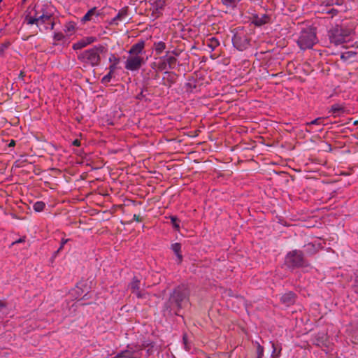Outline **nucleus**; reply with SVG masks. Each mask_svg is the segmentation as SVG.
Segmentation results:
<instances>
[{"mask_svg": "<svg viewBox=\"0 0 358 358\" xmlns=\"http://www.w3.org/2000/svg\"><path fill=\"white\" fill-rule=\"evenodd\" d=\"M190 291L186 285L175 287L170 293L168 300L164 303L162 313L164 316H181L180 310L189 302Z\"/></svg>", "mask_w": 358, "mask_h": 358, "instance_id": "nucleus-1", "label": "nucleus"}, {"mask_svg": "<svg viewBox=\"0 0 358 358\" xmlns=\"http://www.w3.org/2000/svg\"><path fill=\"white\" fill-rule=\"evenodd\" d=\"M353 33L352 28L345 24H336L331 26L328 31L329 41L336 45H338L350 41V37Z\"/></svg>", "mask_w": 358, "mask_h": 358, "instance_id": "nucleus-2", "label": "nucleus"}, {"mask_svg": "<svg viewBox=\"0 0 358 358\" xmlns=\"http://www.w3.org/2000/svg\"><path fill=\"white\" fill-rule=\"evenodd\" d=\"M107 51L108 48L106 45L99 44L78 54V59L92 67L98 66L101 64V54L106 53Z\"/></svg>", "mask_w": 358, "mask_h": 358, "instance_id": "nucleus-3", "label": "nucleus"}, {"mask_svg": "<svg viewBox=\"0 0 358 358\" xmlns=\"http://www.w3.org/2000/svg\"><path fill=\"white\" fill-rule=\"evenodd\" d=\"M284 264L290 271L310 266L303 252L296 249L287 253L285 257Z\"/></svg>", "mask_w": 358, "mask_h": 358, "instance_id": "nucleus-4", "label": "nucleus"}, {"mask_svg": "<svg viewBox=\"0 0 358 358\" xmlns=\"http://www.w3.org/2000/svg\"><path fill=\"white\" fill-rule=\"evenodd\" d=\"M317 42L315 29L312 27L302 29L296 41L300 49L303 50L312 48Z\"/></svg>", "mask_w": 358, "mask_h": 358, "instance_id": "nucleus-5", "label": "nucleus"}, {"mask_svg": "<svg viewBox=\"0 0 358 358\" xmlns=\"http://www.w3.org/2000/svg\"><path fill=\"white\" fill-rule=\"evenodd\" d=\"M232 32V43L235 48L239 51H243L250 46V38L246 30L243 27L235 28Z\"/></svg>", "mask_w": 358, "mask_h": 358, "instance_id": "nucleus-6", "label": "nucleus"}, {"mask_svg": "<svg viewBox=\"0 0 358 358\" xmlns=\"http://www.w3.org/2000/svg\"><path fill=\"white\" fill-rule=\"evenodd\" d=\"M145 59L142 56L129 55L125 62V69L131 71H138L144 64Z\"/></svg>", "mask_w": 358, "mask_h": 358, "instance_id": "nucleus-7", "label": "nucleus"}, {"mask_svg": "<svg viewBox=\"0 0 358 358\" xmlns=\"http://www.w3.org/2000/svg\"><path fill=\"white\" fill-rule=\"evenodd\" d=\"M129 288L131 292L136 295L138 299H146L148 293L141 289V281L136 278L134 277L131 282L129 285Z\"/></svg>", "mask_w": 358, "mask_h": 358, "instance_id": "nucleus-8", "label": "nucleus"}, {"mask_svg": "<svg viewBox=\"0 0 358 358\" xmlns=\"http://www.w3.org/2000/svg\"><path fill=\"white\" fill-rule=\"evenodd\" d=\"M42 13L38 18H29V24H36L37 26L40 23L45 24L52 19V14L47 12L44 8H41Z\"/></svg>", "mask_w": 358, "mask_h": 358, "instance_id": "nucleus-9", "label": "nucleus"}, {"mask_svg": "<svg viewBox=\"0 0 358 358\" xmlns=\"http://www.w3.org/2000/svg\"><path fill=\"white\" fill-rule=\"evenodd\" d=\"M145 45V42L143 40H140L136 43L131 45L128 53L129 55L142 56V53L144 52Z\"/></svg>", "mask_w": 358, "mask_h": 358, "instance_id": "nucleus-10", "label": "nucleus"}, {"mask_svg": "<svg viewBox=\"0 0 358 358\" xmlns=\"http://www.w3.org/2000/svg\"><path fill=\"white\" fill-rule=\"evenodd\" d=\"M162 78L163 85L170 88L174 83H176L178 75L172 71H166Z\"/></svg>", "mask_w": 358, "mask_h": 358, "instance_id": "nucleus-11", "label": "nucleus"}, {"mask_svg": "<svg viewBox=\"0 0 358 358\" xmlns=\"http://www.w3.org/2000/svg\"><path fill=\"white\" fill-rule=\"evenodd\" d=\"M271 21V16L267 14H262V15H254L252 19V22L257 27H261Z\"/></svg>", "mask_w": 358, "mask_h": 358, "instance_id": "nucleus-12", "label": "nucleus"}, {"mask_svg": "<svg viewBox=\"0 0 358 358\" xmlns=\"http://www.w3.org/2000/svg\"><path fill=\"white\" fill-rule=\"evenodd\" d=\"M296 295L293 292H288L280 297V302L286 306H290L296 302Z\"/></svg>", "mask_w": 358, "mask_h": 358, "instance_id": "nucleus-13", "label": "nucleus"}, {"mask_svg": "<svg viewBox=\"0 0 358 358\" xmlns=\"http://www.w3.org/2000/svg\"><path fill=\"white\" fill-rule=\"evenodd\" d=\"M96 38L93 36L86 37L80 41H78L77 43H74L73 45V49L75 50H80L85 47H86L87 45H90L94 41H96Z\"/></svg>", "mask_w": 358, "mask_h": 358, "instance_id": "nucleus-14", "label": "nucleus"}, {"mask_svg": "<svg viewBox=\"0 0 358 358\" xmlns=\"http://www.w3.org/2000/svg\"><path fill=\"white\" fill-rule=\"evenodd\" d=\"M127 348V350L120 352L114 358H138L134 357L136 350H134L133 346H131V345H128Z\"/></svg>", "mask_w": 358, "mask_h": 358, "instance_id": "nucleus-15", "label": "nucleus"}, {"mask_svg": "<svg viewBox=\"0 0 358 358\" xmlns=\"http://www.w3.org/2000/svg\"><path fill=\"white\" fill-rule=\"evenodd\" d=\"M327 335L324 333H318L315 336L314 344L320 348L327 347Z\"/></svg>", "mask_w": 358, "mask_h": 358, "instance_id": "nucleus-16", "label": "nucleus"}, {"mask_svg": "<svg viewBox=\"0 0 358 358\" xmlns=\"http://www.w3.org/2000/svg\"><path fill=\"white\" fill-rule=\"evenodd\" d=\"M169 51L166 52V55L164 57H160V59H164L167 66H169V69H173L176 68L177 59L173 56H168Z\"/></svg>", "mask_w": 358, "mask_h": 358, "instance_id": "nucleus-17", "label": "nucleus"}, {"mask_svg": "<svg viewBox=\"0 0 358 358\" xmlns=\"http://www.w3.org/2000/svg\"><path fill=\"white\" fill-rule=\"evenodd\" d=\"M128 15V7H124L119 10L117 15L113 19V23L117 24L118 22L123 20Z\"/></svg>", "mask_w": 358, "mask_h": 358, "instance_id": "nucleus-18", "label": "nucleus"}, {"mask_svg": "<svg viewBox=\"0 0 358 358\" xmlns=\"http://www.w3.org/2000/svg\"><path fill=\"white\" fill-rule=\"evenodd\" d=\"M99 15V13L97 12L96 8L94 7L87 12V13L83 17L81 21L83 22L90 21L93 20V16L98 17Z\"/></svg>", "mask_w": 358, "mask_h": 358, "instance_id": "nucleus-19", "label": "nucleus"}, {"mask_svg": "<svg viewBox=\"0 0 358 358\" xmlns=\"http://www.w3.org/2000/svg\"><path fill=\"white\" fill-rule=\"evenodd\" d=\"M181 247H182L181 244L179 243H175L171 245V249L176 254L179 264L181 263V262L182 261V255L181 254Z\"/></svg>", "mask_w": 358, "mask_h": 358, "instance_id": "nucleus-20", "label": "nucleus"}, {"mask_svg": "<svg viewBox=\"0 0 358 358\" xmlns=\"http://www.w3.org/2000/svg\"><path fill=\"white\" fill-rule=\"evenodd\" d=\"M270 343L271 344V347L273 348V351L271 353V358H278L280 357L281 351H282V347L280 344L274 343L273 341H271Z\"/></svg>", "mask_w": 358, "mask_h": 358, "instance_id": "nucleus-21", "label": "nucleus"}, {"mask_svg": "<svg viewBox=\"0 0 358 358\" xmlns=\"http://www.w3.org/2000/svg\"><path fill=\"white\" fill-rule=\"evenodd\" d=\"M206 45L210 49L211 51H213L217 47L220 45L219 40L214 36H212L206 41Z\"/></svg>", "mask_w": 358, "mask_h": 358, "instance_id": "nucleus-22", "label": "nucleus"}, {"mask_svg": "<svg viewBox=\"0 0 358 358\" xmlns=\"http://www.w3.org/2000/svg\"><path fill=\"white\" fill-rule=\"evenodd\" d=\"M345 112V108L340 104H334L331 106L329 113H331L334 117L339 115Z\"/></svg>", "mask_w": 358, "mask_h": 358, "instance_id": "nucleus-23", "label": "nucleus"}, {"mask_svg": "<svg viewBox=\"0 0 358 358\" xmlns=\"http://www.w3.org/2000/svg\"><path fill=\"white\" fill-rule=\"evenodd\" d=\"M153 48L155 51L156 55L162 54L164 50L166 49V43L163 41L155 42L153 44Z\"/></svg>", "mask_w": 358, "mask_h": 358, "instance_id": "nucleus-24", "label": "nucleus"}, {"mask_svg": "<svg viewBox=\"0 0 358 358\" xmlns=\"http://www.w3.org/2000/svg\"><path fill=\"white\" fill-rule=\"evenodd\" d=\"M241 1L242 0H220L224 6L231 8H235Z\"/></svg>", "mask_w": 358, "mask_h": 358, "instance_id": "nucleus-25", "label": "nucleus"}, {"mask_svg": "<svg viewBox=\"0 0 358 358\" xmlns=\"http://www.w3.org/2000/svg\"><path fill=\"white\" fill-rule=\"evenodd\" d=\"M252 343L256 346L257 358H263L264 352V347L257 341L252 342Z\"/></svg>", "mask_w": 358, "mask_h": 358, "instance_id": "nucleus-26", "label": "nucleus"}, {"mask_svg": "<svg viewBox=\"0 0 358 358\" xmlns=\"http://www.w3.org/2000/svg\"><path fill=\"white\" fill-rule=\"evenodd\" d=\"M324 120V117H317V118L312 120L311 122H306V126L310 127V126H312V125L324 124L323 123Z\"/></svg>", "mask_w": 358, "mask_h": 358, "instance_id": "nucleus-27", "label": "nucleus"}, {"mask_svg": "<svg viewBox=\"0 0 358 358\" xmlns=\"http://www.w3.org/2000/svg\"><path fill=\"white\" fill-rule=\"evenodd\" d=\"M171 222L173 225V227L176 230L179 231L180 229V220L176 215H171L169 217Z\"/></svg>", "mask_w": 358, "mask_h": 358, "instance_id": "nucleus-28", "label": "nucleus"}, {"mask_svg": "<svg viewBox=\"0 0 358 358\" xmlns=\"http://www.w3.org/2000/svg\"><path fill=\"white\" fill-rule=\"evenodd\" d=\"M45 203L43 201H36L33 205V208L36 212H41L44 210Z\"/></svg>", "mask_w": 358, "mask_h": 358, "instance_id": "nucleus-29", "label": "nucleus"}, {"mask_svg": "<svg viewBox=\"0 0 358 358\" xmlns=\"http://www.w3.org/2000/svg\"><path fill=\"white\" fill-rule=\"evenodd\" d=\"M356 55V52L353 51H348L344 53H342L341 55V59L343 61H347L350 58L355 57Z\"/></svg>", "mask_w": 358, "mask_h": 358, "instance_id": "nucleus-30", "label": "nucleus"}, {"mask_svg": "<svg viewBox=\"0 0 358 358\" xmlns=\"http://www.w3.org/2000/svg\"><path fill=\"white\" fill-rule=\"evenodd\" d=\"M306 248V252L308 254L312 255L317 252V248L315 245L313 243H308L306 245H305Z\"/></svg>", "mask_w": 358, "mask_h": 358, "instance_id": "nucleus-31", "label": "nucleus"}, {"mask_svg": "<svg viewBox=\"0 0 358 358\" xmlns=\"http://www.w3.org/2000/svg\"><path fill=\"white\" fill-rule=\"evenodd\" d=\"M35 10H34V15H31L30 13L27 15L26 17H25V20L27 22V24H29V18H38V17L40 16V15H41L42 13V11L41 10H38L36 9V6H35Z\"/></svg>", "mask_w": 358, "mask_h": 358, "instance_id": "nucleus-32", "label": "nucleus"}, {"mask_svg": "<svg viewBox=\"0 0 358 358\" xmlns=\"http://www.w3.org/2000/svg\"><path fill=\"white\" fill-rule=\"evenodd\" d=\"M149 345H150L151 348H153L154 347V343H143L141 345H136L133 348H134V350H136L137 351L139 352V351L143 350V349H145Z\"/></svg>", "mask_w": 358, "mask_h": 358, "instance_id": "nucleus-33", "label": "nucleus"}, {"mask_svg": "<svg viewBox=\"0 0 358 358\" xmlns=\"http://www.w3.org/2000/svg\"><path fill=\"white\" fill-rule=\"evenodd\" d=\"M157 69L160 71L169 69V66H167L164 59H161V61L158 63Z\"/></svg>", "mask_w": 358, "mask_h": 358, "instance_id": "nucleus-34", "label": "nucleus"}, {"mask_svg": "<svg viewBox=\"0 0 358 358\" xmlns=\"http://www.w3.org/2000/svg\"><path fill=\"white\" fill-rule=\"evenodd\" d=\"M108 61L111 64L117 65L120 62V58L115 54H111L110 56L109 57Z\"/></svg>", "mask_w": 358, "mask_h": 358, "instance_id": "nucleus-35", "label": "nucleus"}, {"mask_svg": "<svg viewBox=\"0 0 358 358\" xmlns=\"http://www.w3.org/2000/svg\"><path fill=\"white\" fill-rule=\"evenodd\" d=\"M113 73L108 72L106 76H104L101 79V83L103 84H107L109 82H110L112 77H113Z\"/></svg>", "mask_w": 358, "mask_h": 358, "instance_id": "nucleus-36", "label": "nucleus"}, {"mask_svg": "<svg viewBox=\"0 0 358 358\" xmlns=\"http://www.w3.org/2000/svg\"><path fill=\"white\" fill-rule=\"evenodd\" d=\"M75 30V24L73 22H69L65 25V32H72Z\"/></svg>", "mask_w": 358, "mask_h": 358, "instance_id": "nucleus-37", "label": "nucleus"}, {"mask_svg": "<svg viewBox=\"0 0 358 358\" xmlns=\"http://www.w3.org/2000/svg\"><path fill=\"white\" fill-rule=\"evenodd\" d=\"M64 38V35L61 32L55 33L53 39L55 41H61Z\"/></svg>", "mask_w": 358, "mask_h": 358, "instance_id": "nucleus-38", "label": "nucleus"}, {"mask_svg": "<svg viewBox=\"0 0 358 358\" xmlns=\"http://www.w3.org/2000/svg\"><path fill=\"white\" fill-rule=\"evenodd\" d=\"M165 6V1L164 0H157L155 1V6L157 9H163Z\"/></svg>", "mask_w": 358, "mask_h": 358, "instance_id": "nucleus-39", "label": "nucleus"}, {"mask_svg": "<svg viewBox=\"0 0 358 358\" xmlns=\"http://www.w3.org/2000/svg\"><path fill=\"white\" fill-rule=\"evenodd\" d=\"M117 64H110L108 67L109 71L114 73L115 71L117 69Z\"/></svg>", "mask_w": 358, "mask_h": 358, "instance_id": "nucleus-40", "label": "nucleus"}, {"mask_svg": "<svg viewBox=\"0 0 358 358\" xmlns=\"http://www.w3.org/2000/svg\"><path fill=\"white\" fill-rule=\"evenodd\" d=\"M69 241V239H62V242H61V245H60V247L59 248V249L57 250V251L56 252V253H58L64 247V245Z\"/></svg>", "mask_w": 358, "mask_h": 358, "instance_id": "nucleus-41", "label": "nucleus"}, {"mask_svg": "<svg viewBox=\"0 0 358 358\" xmlns=\"http://www.w3.org/2000/svg\"><path fill=\"white\" fill-rule=\"evenodd\" d=\"M354 290L358 294V275L356 276L354 282Z\"/></svg>", "mask_w": 358, "mask_h": 358, "instance_id": "nucleus-42", "label": "nucleus"}, {"mask_svg": "<svg viewBox=\"0 0 358 358\" xmlns=\"http://www.w3.org/2000/svg\"><path fill=\"white\" fill-rule=\"evenodd\" d=\"M25 239H26V236H23V237L19 238L18 240H16L15 241L13 242L12 245L24 243V242H25Z\"/></svg>", "mask_w": 358, "mask_h": 358, "instance_id": "nucleus-43", "label": "nucleus"}, {"mask_svg": "<svg viewBox=\"0 0 358 358\" xmlns=\"http://www.w3.org/2000/svg\"><path fill=\"white\" fill-rule=\"evenodd\" d=\"M327 13L331 15V16L333 17L338 14V10L336 9L331 8L329 11H327Z\"/></svg>", "mask_w": 358, "mask_h": 358, "instance_id": "nucleus-44", "label": "nucleus"}, {"mask_svg": "<svg viewBox=\"0 0 358 358\" xmlns=\"http://www.w3.org/2000/svg\"><path fill=\"white\" fill-rule=\"evenodd\" d=\"M145 97V95L143 94V90L141 91L139 94H138L136 96V99L142 100Z\"/></svg>", "mask_w": 358, "mask_h": 358, "instance_id": "nucleus-45", "label": "nucleus"}, {"mask_svg": "<svg viewBox=\"0 0 358 358\" xmlns=\"http://www.w3.org/2000/svg\"><path fill=\"white\" fill-rule=\"evenodd\" d=\"M133 220L136 221V222H141L142 218L139 215H137L135 214V215H134Z\"/></svg>", "mask_w": 358, "mask_h": 358, "instance_id": "nucleus-46", "label": "nucleus"}, {"mask_svg": "<svg viewBox=\"0 0 358 358\" xmlns=\"http://www.w3.org/2000/svg\"><path fill=\"white\" fill-rule=\"evenodd\" d=\"M72 144H73V145H75V146H78H78H80V140H78V139H75V140L73 141Z\"/></svg>", "mask_w": 358, "mask_h": 358, "instance_id": "nucleus-47", "label": "nucleus"}, {"mask_svg": "<svg viewBox=\"0 0 358 358\" xmlns=\"http://www.w3.org/2000/svg\"><path fill=\"white\" fill-rule=\"evenodd\" d=\"M6 306H7L6 303V302H4V301H1V300L0 299V309L3 308H6Z\"/></svg>", "mask_w": 358, "mask_h": 358, "instance_id": "nucleus-48", "label": "nucleus"}, {"mask_svg": "<svg viewBox=\"0 0 358 358\" xmlns=\"http://www.w3.org/2000/svg\"><path fill=\"white\" fill-rule=\"evenodd\" d=\"M25 77V73L24 71H20V74H19V78L21 79L22 80H24V78Z\"/></svg>", "mask_w": 358, "mask_h": 358, "instance_id": "nucleus-49", "label": "nucleus"}, {"mask_svg": "<svg viewBox=\"0 0 358 358\" xmlns=\"http://www.w3.org/2000/svg\"><path fill=\"white\" fill-rule=\"evenodd\" d=\"M48 24L50 25V29H54L55 22L53 21H52V19L50 20V21H49L48 22Z\"/></svg>", "mask_w": 358, "mask_h": 358, "instance_id": "nucleus-50", "label": "nucleus"}, {"mask_svg": "<svg viewBox=\"0 0 358 358\" xmlns=\"http://www.w3.org/2000/svg\"><path fill=\"white\" fill-rule=\"evenodd\" d=\"M15 145V141L14 140H11L8 144L9 147H13Z\"/></svg>", "mask_w": 358, "mask_h": 358, "instance_id": "nucleus-51", "label": "nucleus"}, {"mask_svg": "<svg viewBox=\"0 0 358 358\" xmlns=\"http://www.w3.org/2000/svg\"><path fill=\"white\" fill-rule=\"evenodd\" d=\"M147 348H148L147 353H148V355H151V354H152V349L153 348H151V346H150V345H149V346H148V347H147Z\"/></svg>", "mask_w": 358, "mask_h": 358, "instance_id": "nucleus-52", "label": "nucleus"}, {"mask_svg": "<svg viewBox=\"0 0 358 358\" xmlns=\"http://www.w3.org/2000/svg\"><path fill=\"white\" fill-rule=\"evenodd\" d=\"M343 0H336L335 2V4L341 6L343 4Z\"/></svg>", "mask_w": 358, "mask_h": 358, "instance_id": "nucleus-53", "label": "nucleus"}, {"mask_svg": "<svg viewBox=\"0 0 358 358\" xmlns=\"http://www.w3.org/2000/svg\"><path fill=\"white\" fill-rule=\"evenodd\" d=\"M136 350V353L134 354V357H138V358H141V354L138 353V351H137Z\"/></svg>", "mask_w": 358, "mask_h": 358, "instance_id": "nucleus-54", "label": "nucleus"}, {"mask_svg": "<svg viewBox=\"0 0 358 358\" xmlns=\"http://www.w3.org/2000/svg\"><path fill=\"white\" fill-rule=\"evenodd\" d=\"M172 53H173L175 56H178V55H179V54H180L177 50H173V51H172Z\"/></svg>", "mask_w": 358, "mask_h": 358, "instance_id": "nucleus-55", "label": "nucleus"}, {"mask_svg": "<svg viewBox=\"0 0 358 358\" xmlns=\"http://www.w3.org/2000/svg\"><path fill=\"white\" fill-rule=\"evenodd\" d=\"M306 131L307 132H311L310 129L306 128Z\"/></svg>", "mask_w": 358, "mask_h": 358, "instance_id": "nucleus-56", "label": "nucleus"}, {"mask_svg": "<svg viewBox=\"0 0 358 358\" xmlns=\"http://www.w3.org/2000/svg\"><path fill=\"white\" fill-rule=\"evenodd\" d=\"M154 66H155V63H153V64H152V68H154Z\"/></svg>", "mask_w": 358, "mask_h": 358, "instance_id": "nucleus-57", "label": "nucleus"}, {"mask_svg": "<svg viewBox=\"0 0 358 358\" xmlns=\"http://www.w3.org/2000/svg\"><path fill=\"white\" fill-rule=\"evenodd\" d=\"M328 147L329 148V149L331 150V145L330 144H328Z\"/></svg>", "mask_w": 358, "mask_h": 358, "instance_id": "nucleus-58", "label": "nucleus"}, {"mask_svg": "<svg viewBox=\"0 0 358 358\" xmlns=\"http://www.w3.org/2000/svg\"><path fill=\"white\" fill-rule=\"evenodd\" d=\"M157 77H158V74L157 73V74L155 75V78H157Z\"/></svg>", "mask_w": 358, "mask_h": 358, "instance_id": "nucleus-59", "label": "nucleus"}, {"mask_svg": "<svg viewBox=\"0 0 358 358\" xmlns=\"http://www.w3.org/2000/svg\"><path fill=\"white\" fill-rule=\"evenodd\" d=\"M3 0H0V3Z\"/></svg>", "mask_w": 358, "mask_h": 358, "instance_id": "nucleus-60", "label": "nucleus"}]
</instances>
